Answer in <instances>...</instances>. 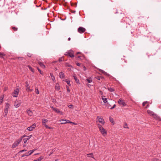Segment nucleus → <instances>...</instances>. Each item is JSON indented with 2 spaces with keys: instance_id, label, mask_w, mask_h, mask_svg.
Listing matches in <instances>:
<instances>
[{
  "instance_id": "nucleus-1",
  "label": "nucleus",
  "mask_w": 161,
  "mask_h": 161,
  "mask_svg": "<svg viewBox=\"0 0 161 161\" xmlns=\"http://www.w3.org/2000/svg\"><path fill=\"white\" fill-rule=\"evenodd\" d=\"M97 125L100 132L103 136H105L107 134V131L103 127L100 125L97 124Z\"/></svg>"
},
{
  "instance_id": "nucleus-2",
  "label": "nucleus",
  "mask_w": 161,
  "mask_h": 161,
  "mask_svg": "<svg viewBox=\"0 0 161 161\" xmlns=\"http://www.w3.org/2000/svg\"><path fill=\"white\" fill-rule=\"evenodd\" d=\"M97 122H98L99 123L104 125L105 123V121L100 116H98L97 118Z\"/></svg>"
},
{
  "instance_id": "nucleus-3",
  "label": "nucleus",
  "mask_w": 161,
  "mask_h": 161,
  "mask_svg": "<svg viewBox=\"0 0 161 161\" xmlns=\"http://www.w3.org/2000/svg\"><path fill=\"white\" fill-rule=\"evenodd\" d=\"M118 103L120 105L123 107L125 106L126 105L125 101L121 98H120L119 99Z\"/></svg>"
},
{
  "instance_id": "nucleus-4",
  "label": "nucleus",
  "mask_w": 161,
  "mask_h": 161,
  "mask_svg": "<svg viewBox=\"0 0 161 161\" xmlns=\"http://www.w3.org/2000/svg\"><path fill=\"white\" fill-rule=\"evenodd\" d=\"M65 55L66 56H69L70 57H74V52L73 51L70 50L67 52H66L65 53Z\"/></svg>"
},
{
  "instance_id": "nucleus-5",
  "label": "nucleus",
  "mask_w": 161,
  "mask_h": 161,
  "mask_svg": "<svg viewBox=\"0 0 161 161\" xmlns=\"http://www.w3.org/2000/svg\"><path fill=\"white\" fill-rule=\"evenodd\" d=\"M22 141V139H19L16 141L15 142L12 146V147L14 148L18 145Z\"/></svg>"
},
{
  "instance_id": "nucleus-6",
  "label": "nucleus",
  "mask_w": 161,
  "mask_h": 161,
  "mask_svg": "<svg viewBox=\"0 0 161 161\" xmlns=\"http://www.w3.org/2000/svg\"><path fill=\"white\" fill-rule=\"evenodd\" d=\"M51 108H52L54 111H55L56 113L59 114L61 115H63V113L62 111H60L58 109L54 108L53 107H51Z\"/></svg>"
},
{
  "instance_id": "nucleus-7",
  "label": "nucleus",
  "mask_w": 161,
  "mask_h": 161,
  "mask_svg": "<svg viewBox=\"0 0 161 161\" xmlns=\"http://www.w3.org/2000/svg\"><path fill=\"white\" fill-rule=\"evenodd\" d=\"M19 90L18 88H17L14 90V92L12 95L13 97H18L19 92Z\"/></svg>"
},
{
  "instance_id": "nucleus-8",
  "label": "nucleus",
  "mask_w": 161,
  "mask_h": 161,
  "mask_svg": "<svg viewBox=\"0 0 161 161\" xmlns=\"http://www.w3.org/2000/svg\"><path fill=\"white\" fill-rule=\"evenodd\" d=\"M86 31V29L82 27H79L78 29V32L80 33H82Z\"/></svg>"
},
{
  "instance_id": "nucleus-9",
  "label": "nucleus",
  "mask_w": 161,
  "mask_h": 161,
  "mask_svg": "<svg viewBox=\"0 0 161 161\" xmlns=\"http://www.w3.org/2000/svg\"><path fill=\"white\" fill-rule=\"evenodd\" d=\"M147 113L150 115H153L155 118L157 117L156 114H155L153 112L150 110H147Z\"/></svg>"
},
{
  "instance_id": "nucleus-10",
  "label": "nucleus",
  "mask_w": 161,
  "mask_h": 161,
  "mask_svg": "<svg viewBox=\"0 0 161 161\" xmlns=\"http://www.w3.org/2000/svg\"><path fill=\"white\" fill-rule=\"evenodd\" d=\"M36 127V125L35 124H33L31 126L28 127L27 128V130H28L31 131L33 130V129L35 128Z\"/></svg>"
},
{
  "instance_id": "nucleus-11",
  "label": "nucleus",
  "mask_w": 161,
  "mask_h": 161,
  "mask_svg": "<svg viewBox=\"0 0 161 161\" xmlns=\"http://www.w3.org/2000/svg\"><path fill=\"white\" fill-rule=\"evenodd\" d=\"M35 151V149H33L31 150H30L27 153H26L25 155L22 156V157H24V156H27L31 155L34 151Z\"/></svg>"
},
{
  "instance_id": "nucleus-12",
  "label": "nucleus",
  "mask_w": 161,
  "mask_h": 161,
  "mask_svg": "<svg viewBox=\"0 0 161 161\" xmlns=\"http://www.w3.org/2000/svg\"><path fill=\"white\" fill-rule=\"evenodd\" d=\"M42 124L43 125H44L46 126V125H46V123L47 122L48 120L45 119H43L42 120Z\"/></svg>"
},
{
  "instance_id": "nucleus-13",
  "label": "nucleus",
  "mask_w": 161,
  "mask_h": 161,
  "mask_svg": "<svg viewBox=\"0 0 161 161\" xmlns=\"http://www.w3.org/2000/svg\"><path fill=\"white\" fill-rule=\"evenodd\" d=\"M26 111L27 114L30 116H31L33 115V113L30 109H28Z\"/></svg>"
},
{
  "instance_id": "nucleus-14",
  "label": "nucleus",
  "mask_w": 161,
  "mask_h": 161,
  "mask_svg": "<svg viewBox=\"0 0 161 161\" xmlns=\"http://www.w3.org/2000/svg\"><path fill=\"white\" fill-rule=\"evenodd\" d=\"M21 104V102L19 101L15 102L14 106L16 108H18L19 107Z\"/></svg>"
},
{
  "instance_id": "nucleus-15",
  "label": "nucleus",
  "mask_w": 161,
  "mask_h": 161,
  "mask_svg": "<svg viewBox=\"0 0 161 161\" xmlns=\"http://www.w3.org/2000/svg\"><path fill=\"white\" fill-rule=\"evenodd\" d=\"M55 88L56 90H59L60 88V86L58 83H56L55 86Z\"/></svg>"
},
{
  "instance_id": "nucleus-16",
  "label": "nucleus",
  "mask_w": 161,
  "mask_h": 161,
  "mask_svg": "<svg viewBox=\"0 0 161 161\" xmlns=\"http://www.w3.org/2000/svg\"><path fill=\"white\" fill-rule=\"evenodd\" d=\"M64 73L63 72H61L59 73V77L60 78L62 79L64 77Z\"/></svg>"
},
{
  "instance_id": "nucleus-17",
  "label": "nucleus",
  "mask_w": 161,
  "mask_h": 161,
  "mask_svg": "<svg viewBox=\"0 0 161 161\" xmlns=\"http://www.w3.org/2000/svg\"><path fill=\"white\" fill-rule=\"evenodd\" d=\"M8 110L5 109L3 112V115L4 117H6L7 114L8 113Z\"/></svg>"
},
{
  "instance_id": "nucleus-18",
  "label": "nucleus",
  "mask_w": 161,
  "mask_h": 161,
  "mask_svg": "<svg viewBox=\"0 0 161 161\" xmlns=\"http://www.w3.org/2000/svg\"><path fill=\"white\" fill-rule=\"evenodd\" d=\"M39 64L40 65L41 67L43 68H45V66L44 65V64L42 62H38Z\"/></svg>"
},
{
  "instance_id": "nucleus-19",
  "label": "nucleus",
  "mask_w": 161,
  "mask_h": 161,
  "mask_svg": "<svg viewBox=\"0 0 161 161\" xmlns=\"http://www.w3.org/2000/svg\"><path fill=\"white\" fill-rule=\"evenodd\" d=\"M43 158V157L41 156L39 157L37 159L34 160L33 161H41Z\"/></svg>"
},
{
  "instance_id": "nucleus-20",
  "label": "nucleus",
  "mask_w": 161,
  "mask_h": 161,
  "mask_svg": "<svg viewBox=\"0 0 161 161\" xmlns=\"http://www.w3.org/2000/svg\"><path fill=\"white\" fill-rule=\"evenodd\" d=\"M63 81H66V82L67 83L68 85H69V86H70L71 85L70 84V80H69L66 79L65 80H64Z\"/></svg>"
},
{
  "instance_id": "nucleus-21",
  "label": "nucleus",
  "mask_w": 161,
  "mask_h": 161,
  "mask_svg": "<svg viewBox=\"0 0 161 161\" xmlns=\"http://www.w3.org/2000/svg\"><path fill=\"white\" fill-rule=\"evenodd\" d=\"M4 96H2L0 97V105L1 104L3 100Z\"/></svg>"
},
{
  "instance_id": "nucleus-22",
  "label": "nucleus",
  "mask_w": 161,
  "mask_h": 161,
  "mask_svg": "<svg viewBox=\"0 0 161 161\" xmlns=\"http://www.w3.org/2000/svg\"><path fill=\"white\" fill-rule=\"evenodd\" d=\"M10 106V104L8 103H6V105L5 106V109H6L7 110H8V108H9V107Z\"/></svg>"
},
{
  "instance_id": "nucleus-23",
  "label": "nucleus",
  "mask_w": 161,
  "mask_h": 161,
  "mask_svg": "<svg viewBox=\"0 0 161 161\" xmlns=\"http://www.w3.org/2000/svg\"><path fill=\"white\" fill-rule=\"evenodd\" d=\"M50 75L51 76L52 80L53 81L55 80V78L54 76H53L52 73H50Z\"/></svg>"
},
{
  "instance_id": "nucleus-24",
  "label": "nucleus",
  "mask_w": 161,
  "mask_h": 161,
  "mask_svg": "<svg viewBox=\"0 0 161 161\" xmlns=\"http://www.w3.org/2000/svg\"><path fill=\"white\" fill-rule=\"evenodd\" d=\"M86 80L88 83H91L92 81V79L90 77H89Z\"/></svg>"
},
{
  "instance_id": "nucleus-25",
  "label": "nucleus",
  "mask_w": 161,
  "mask_h": 161,
  "mask_svg": "<svg viewBox=\"0 0 161 161\" xmlns=\"http://www.w3.org/2000/svg\"><path fill=\"white\" fill-rule=\"evenodd\" d=\"M87 156L88 157H92L93 158V155L92 153H90L89 154H88L87 155Z\"/></svg>"
},
{
  "instance_id": "nucleus-26",
  "label": "nucleus",
  "mask_w": 161,
  "mask_h": 161,
  "mask_svg": "<svg viewBox=\"0 0 161 161\" xmlns=\"http://www.w3.org/2000/svg\"><path fill=\"white\" fill-rule=\"evenodd\" d=\"M102 99L103 100V102L104 103H107V99L106 98H104L103 97H102Z\"/></svg>"
},
{
  "instance_id": "nucleus-27",
  "label": "nucleus",
  "mask_w": 161,
  "mask_h": 161,
  "mask_svg": "<svg viewBox=\"0 0 161 161\" xmlns=\"http://www.w3.org/2000/svg\"><path fill=\"white\" fill-rule=\"evenodd\" d=\"M124 128H125L129 129V128L127 124L126 123H125L124 124Z\"/></svg>"
},
{
  "instance_id": "nucleus-28",
  "label": "nucleus",
  "mask_w": 161,
  "mask_h": 161,
  "mask_svg": "<svg viewBox=\"0 0 161 161\" xmlns=\"http://www.w3.org/2000/svg\"><path fill=\"white\" fill-rule=\"evenodd\" d=\"M29 139V138H28V137H26L24 138L23 140L24 143H26L27 141Z\"/></svg>"
},
{
  "instance_id": "nucleus-29",
  "label": "nucleus",
  "mask_w": 161,
  "mask_h": 161,
  "mask_svg": "<svg viewBox=\"0 0 161 161\" xmlns=\"http://www.w3.org/2000/svg\"><path fill=\"white\" fill-rule=\"evenodd\" d=\"M66 123H72V122L70 121L69 120H67L65 122H62L61 123V124H64Z\"/></svg>"
},
{
  "instance_id": "nucleus-30",
  "label": "nucleus",
  "mask_w": 161,
  "mask_h": 161,
  "mask_svg": "<svg viewBox=\"0 0 161 161\" xmlns=\"http://www.w3.org/2000/svg\"><path fill=\"white\" fill-rule=\"evenodd\" d=\"M109 120L113 124V125L114 124V120L113 118H112L111 117H110L109 118Z\"/></svg>"
},
{
  "instance_id": "nucleus-31",
  "label": "nucleus",
  "mask_w": 161,
  "mask_h": 161,
  "mask_svg": "<svg viewBox=\"0 0 161 161\" xmlns=\"http://www.w3.org/2000/svg\"><path fill=\"white\" fill-rule=\"evenodd\" d=\"M26 90L27 92H32L33 91V89H30V86H28L26 87Z\"/></svg>"
},
{
  "instance_id": "nucleus-32",
  "label": "nucleus",
  "mask_w": 161,
  "mask_h": 161,
  "mask_svg": "<svg viewBox=\"0 0 161 161\" xmlns=\"http://www.w3.org/2000/svg\"><path fill=\"white\" fill-rule=\"evenodd\" d=\"M73 77H74V78L75 80V82L77 83H78V82H79V80L78 79H77V77L75 76H74Z\"/></svg>"
},
{
  "instance_id": "nucleus-33",
  "label": "nucleus",
  "mask_w": 161,
  "mask_h": 161,
  "mask_svg": "<svg viewBox=\"0 0 161 161\" xmlns=\"http://www.w3.org/2000/svg\"><path fill=\"white\" fill-rule=\"evenodd\" d=\"M65 66L66 67H71L72 66L69 64V63H65Z\"/></svg>"
},
{
  "instance_id": "nucleus-34",
  "label": "nucleus",
  "mask_w": 161,
  "mask_h": 161,
  "mask_svg": "<svg viewBox=\"0 0 161 161\" xmlns=\"http://www.w3.org/2000/svg\"><path fill=\"white\" fill-rule=\"evenodd\" d=\"M28 67L29 69L33 72H34V70L33 69V68H32L30 66H28Z\"/></svg>"
},
{
  "instance_id": "nucleus-35",
  "label": "nucleus",
  "mask_w": 161,
  "mask_h": 161,
  "mask_svg": "<svg viewBox=\"0 0 161 161\" xmlns=\"http://www.w3.org/2000/svg\"><path fill=\"white\" fill-rule=\"evenodd\" d=\"M152 161H161L157 158H153L152 159Z\"/></svg>"
},
{
  "instance_id": "nucleus-36",
  "label": "nucleus",
  "mask_w": 161,
  "mask_h": 161,
  "mask_svg": "<svg viewBox=\"0 0 161 161\" xmlns=\"http://www.w3.org/2000/svg\"><path fill=\"white\" fill-rule=\"evenodd\" d=\"M108 90L109 91L112 92H113L114 90V89L110 87V88H108Z\"/></svg>"
},
{
  "instance_id": "nucleus-37",
  "label": "nucleus",
  "mask_w": 161,
  "mask_h": 161,
  "mask_svg": "<svg viewBox=\"0 0 161 161\" xmlns=\"http://www.w3.org/2000/svg\"><path fill=\"white\" fill-rule=\"evenodd\" d=\"M35 92H36V94H38L39 93V91L38 89L37 88H36V89H35Z\"/></svg>"
},
{
  "instance_id": "nucleus-38",
  "label": "nucleus",
  "mask_w": 161,
  "mask_h": 161,
  "mask_svg": "<svg viewBox=\"0 0 161 161\" xmlns=\"http://www.w3.org/2000/svg\"><path fill=\"white\" fill-rule=\"evenodd\" d=\"M66 88H67V91L68 92H70V90H69V87L68 86H66Z\"/></svg>"
},
{
  "instance_id": "nucleus-39",
  "label": "nucleus",
  "mask_w": 161,
  "mask_h": 161,
  "mask_svg": "<svg viewBox=\"0 0 161 161\" xmlns=\"http://www.w3.org/2000/svg\"><path fill=\"white\" fill-rule=\"evenodd\" d=\"M66 121V120L65 119H62L59 120V121H62V122H65Z\"/></svg>"
},
{
  "instance_id": "nucleus-40",
  "label": "nucleus",
  "mask_w": 161,
  "mask_h": 161,
  "mask_svg": "<svg viewBox=\"0 0 161 161\" xmlns=\"http://www.w3.org/2000/svg\"><path fill=\"white\" fill-rule=\"evenodd\" d=\"M5 54L4 53L0 52V57H2Z\"/></svg>"
},
{
  "instance_id": "nucleus-41",
  "label": "nucleus",
  "mask_w": 161,
  "mask_h": 161,
  "mask_svg": "<svg viewBox=\"0 0 161 161\" xmlns=\"http://www.w3.org/2000/svg\"><path fill=\"white\" fill-rule=\"evenodd\" d=\"M45 127L46 128L49 129H53L52 128L49 126L47 125H46Z\"/></svg>"
},
{
  "instance_id": "nucleus-42",
  "label": "nucleus",
  "mask_w": 161,
  "mask_h": 161,
  "mask_svg": "<svg viewBox=\"0 0 161 161\" xmlns=\"http://www.w3.org/2000/svg\"><path fill=\"white\" fill-rule=\"evenodd\" d=\"M147 103V101H146V102H144L143 103H142V105L143 106H144Z\"/></svg>"
},
{
  "instance_id": "nucleus-43",
  "label": "nucleus",
  "mask_w": 161,
  "mask_h": 161,
  "mask_svg": "<svg viewBox=\"0 0 161 161\" xmlns=\"http://www.w3.org/2000/svg\"><path fill=\"white\" fill-rule=\"evenodd\" d=\"M12 29L14 31H17V28L15 27H13Z\"/></svg>"
},
{
  "instance_id": "nucleus-44",
  "label": "nucleus",
  "mask_w": 161,
  "mask_h": 161,
  "mask_svg": "<svg viewBox=\"0 0 161 161\" xmlns=\"http://www.w3.org/2000/svg\"><path fill=\"white\" fill-rule=\"evenodd\" d=\"M82 67L83 68V69L84 71H86V69L85 66H82Z\"/></svg>"
},
{
  "instance_id": "nucleus-45",
  "label": "nucleus",
  "mask_w": 161,
  "mask_h": 161,
  "mask_svg": "<svg viewBox=\"0 0 161 161\" xmlns=\"http://www.w3.org/2000/svg\"><path fill=\"white\" fill-rule=\"evenodd\" d=\"M104 75H107L108 76H109V74H108V73H107V72H105L104 73Z\"/></svg>"
},
{
  "instance_id": "nucleus-46",
  "label": "nucleus",
  "mask_w": 161,
  "mask_h": 161,
  "mask_svg": "<svg viewBox=\"0 0 161 161\" xmlns=\"http://www.w3.org/2000/svg\"><path fill=\"white\" fill-rule=\"evenodd\" d=\"M25 83L26 84V87H28V86H29V84L28 83V82H26Z\"/></svg>"
},
{
  "instance_id": "nucleus-47",
  "label": "nucleus",
  "mask_w": 161,
  "mask_h": 161,
  "mask_svg": "<svg viewBox=\"0 0 161 161\" xmlns=\"http://www.w3.org/2000/svg\"><path fill=\"white\" fill-rule=\"evenodd\" d=\"M100 71L103 74H104V73L105 72V71H104L103 70H101V69H100Z\"/></svg>"
},
{
  "instance_id": "nucleus-48",
  "label": "nucleus",
  "mask_w": 161,
  "mask_h": 161,
  "mask_svg": "<svg viewBox=\"0 0 161 161\" xmlns=\"http://www.w3.org/2000/svg\"><path fill=\"white\" fill-rule=\"evenodd\" d=\"M27 151L26 150H21L19 152L20 153H21V152H25V151Z\"/></svg>"
},
{
  "instance_id": "nucleus-49",
  "label": "nucleus",
  "mask_w": 161,
  "mask_h": 161,
  "mask_svg": "<svg viewBox=\"0 0 161 161\" xmlns=\"http://www.w3.org/2000/svg\"><path fill=\"white\" fill-rule=\"evenodd\" d=\"M96 78L97 80H100V77H99V76H97L96 77Z\"/></svg>"
},
{
  "instance_id": "nucleus-50",
  "label": "nucleus",
  "mask_w": 161,
  "mask_h": 161,
  "mask_svg": "<svg viewBox=\"0 0 161 161\" xmlns=\"http://www.w3.org/2000/svg\"><path fill=\"white\" fill-rule=\"evenodd\" d=\"M25 137H26V135H24L23 136H22L21 138L20 139H23V138Z\"/></svg>"
},
{
  "instance_id": "nucleus-51",
  "label": "nucleus",
  "mask_w": 161,
  "mask_h": 161,
  "mask_svg": "<svg viewBox=\"0 0 161 161\" xmlns=\"http://www.w3.org/2000/svg\"><path fill=\"white\" fill-rule=\"evenodd\" d=\"M116 106V105L115 104H114V106L112 107L111 108V109H113Z\"/></svg>"
},
{
  "instance_id": "nucleus-52",
  "label": "nucleus",
  "mask_w": 161,
  "mask_h": 161,
  "mask_svg": "<svg viewBox=\"0 0 161 161\" xmlns=\"http://www.w3.org/2000/svg\"><path fill=\"white\" fill-rule=\"evenodd\" d=\"M38 70L39 72L40 73H41V74H42V71L39 68H38Z\"/></svg>"
},
{
  "instance_id": "nucleus-53",
  "label": "nucleus",
  "mask_w": 161,
  "mask_h": 161,
  "mask_svg": "<svg viewBox=\"0 0 161 161\" xmlns=\"http://www.w3.org/2000/svg\"><path fill=\"white\" fill-rule=\"evenodd\" d=\"M26 146V143H24L23 145V147H25Z\"/></svg>"
},
{
  "instance_id": "nucleus-54",
  "label": "nucleus",
  "mask_w": 161,
  "mask_h": 161,
  "mask_svg": "<svg viewBox=\"0 0 161 161\" xmlns=\"http://www.w3.org/2000/svg\"><path fill=\"white\" fill-rule=\"evenodd\" d=\"M27 56H28V57H31V54L30 53H28L27 54Z\"/></svg>"
},
{
  "instance_id": "nucleus-55",
  "label": "nucleus",
  "mask_w": 161,
  "mask_h": 161,
  "mask_svg": "<svg viewBox=\"0 0 161 161\" xmlns=\"http://www.w3.org/2000/svg\"><path fill=\"white\" fill-rule=\"evenodd\" d=\"M76 65L78 66H80V64L79 63H76Z\"/></svg>"
},
{
  "instance_id": "nucleus-56",
  "label": "nucleus",
  "mask_w": 161,
  "mask_h": 161,
  "mask_svg": "<svg viewBox=\"0 0 161 161\" xmlns=\"http://www.w3.org/2000/svg\"><path fill=\"white\" fill-rule=\"evenodd\" d=\"M31 136H32V135H30L28 136H26V137H28V138H29V139H30L31 137Z\"/></svg>"
},
{
  "instance_id": "nucleus-57",
  "label": "nucleus",
  "mask_w": 161,
  "mask_h": 161,
  "mask_svg": "<svg viewBox=\"0 0 161 161\" xmlns=\"http://www.w3.org/2000/svg\"><path fill=\"white\" fill-rule=\"evenodd\" d=\"M59 61H62V58H60L59 59Z\"/></svg>"
},
{
  "instance_id": "nucleus-58",
  "label": "nucleus",
  "mask_w": 161,
  "mask_h": 161,
  "mask_svg": "<svg viewBox=\"0 0 161 161\" xmlns=\"http://www.w3.org/2000/svg\"><path fill=\"white\" fill-rule=\"evenodd\" d=\"M99 92L101 95L103 94V92L101 91H100Z\"/></svg>"
},
{
  "instance_id": "nucleus-59",
  "label": "nucleus",
  "mask_w": 161,
  "mask_h": 161,
  "mask_svg": "<svg viewBox=\"0 0 161 161\" xmlns=\"http://www.w3.org/2000/svg\"><path fill=\"white\" fill-rule=\"evenodd\" d=\"M149 107V105L148 104L146 106V108H147Z\"/></svg>"
},
{
  "instance_id": "nucleus-60",
  "label": "nucleus",
  "mask_w": 161,
  "mask_h": 161,
  "mask_svg": "<svg viewBox=\"0 0 161 161\" xmlns=\"http://www.w3.org/2000/svg\"><path fill=\"white\" fill-rule=\"evenodd\" d=\"M72 105H70L69 106V108H71V107H72Z\"/></svg>"
},
{
  "instance_id": "nucleus-61",
  "label": "nucleus",
  "mask_w": 161,
  "mask_h": 161,
  "mask_svg": "<svg viewBox=\"0 0 161 161\" xmlns=\"http://www.w3.org/2000/svg\"><path fill=\"white\" fill-rule=\"evenodd\" d=\"M72 124H73L74 125H76V124L75 123H74V122H72Z\"/></svg>"
},
{
  "instance_id": "nucleus-62",
  "label": "nucleus",
  "mask_w": 161,
  "mask_h": 161,
  "mask_svg": "<svg viewBox=\"0 0 161 161\" xmlns=\"http://www.w3.org/2000/svg\"><path fill=\"white\" fill-rule=\"evenodd\" d=\"M70 39H71L70 38V37H69V38H68V41H70Z\"/></svg>"
},
{
  "instance_id": "nucleus-63",
  "label": "nucleus",
  "mask_w": 161,
  "mask_h": 161,
  "mask_svg": "<svg viewBox=\"0 0 161 161\" xmlns=\"http://www.w3.org/2000/svg\"><path fill=\"white\" fill-rule=\"evenodd\" d=\"M53 153L52 152H51L50 153L49 155V156H50L51 154H52Z\"/></svg>"
},
{
  "instance_id": "nucleus-64",
  "label": "nucleus",
  "mask_w": 161,
  "mask_h": 161,
  "mask_svg": "<svg viewBox=\"0 0 161 161\" xmlns=\"http://www.w3.org/2000/svg\"><path fill=\"white\" fill-rule=\"evenodd\" d=\"M100 78H101V79H104V78L103 77H100Z\"/></svg>"
}]
</instances>
